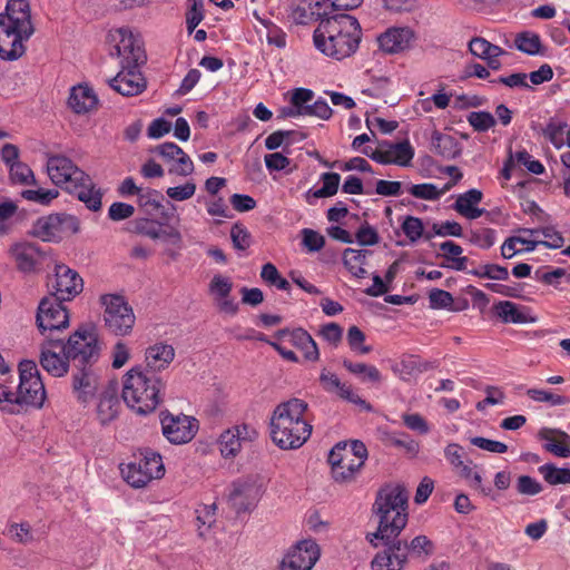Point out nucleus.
<instances>
[{
    "label": "nucleus",
    "mask_w": 570,
    "mask_h": 570,
    "mask_svg": "<svg viewBox=\"0 0 570 570\" xmlns=\"http://www.w3.org/2000/svg\"><path fill=\"white\" fill-rule=\"evenodd\" d=\"M191 2L189 10L186 13V26L188 32H193L195 28L203 21L204 19V6L202 1L197 0H188Z\"/></svg>",
    "instance_id": "69168bd1"
},
{
    "label": "nucleus",
    "mask_w": 570,
    "mask_h": 570,
    "mask_svg": "<svg viewBox=\"0 0 570 570\" xmlns=\"http://www.w3.org/2000/svg\"><path fill=\"white\" fill-rule=\"evenodd\" d=\"M415 36L411 28L394 27L387 29L379 38L380 48L386 53H397L409 49Z\"/></svg>",
    "instance_id": "a878e982"
},
{
    "label": "nucleus",
    "mask_w": 570,
    "mask_h": 570,
    "mask_svg": "<svg viewBox=\"0 0 570 570\" xmlns=\"http://www.w3.org/2000/svg\"><path fill=\"white\" fill-rule=\"evenodd\" d=\"M119 400L115 395H102L97 405V416L101 424L111 422L118 414Z\"/></svg>",
    "instance_id": "49530a36"
},
{
    "label": "nucleus",
    "mask_w": 570,
    "mask_h": 570,
    "mask_svg": "<svg viewBox=\"0 0 570 570\" xmlns=\"http://www.w3.org/2000/svg\"><path fill=\"white\" fill-rule=\"evenodd\" d=\"M165 473L161 455L153 450H144L139 458L121 468V474L132 488L146 487L151 480L159 479Z\"/></svg>",
    "instance_id": "9d476101"
},
{
    "label": "nucleus",
    "mask_w": 570,
    "mask_h": 570,
    "mask_svg": "<svg viewBox=\"0 0 570 570\" xmlns=\"http://www.w3.org/2000/svg\"><path fill=\"white\" fill-rule=\"evenodd\" d=\"M368 253L370 252L365 249L354 248H346L343 252V263L353 276L357 278H363L365 276L366 271L363 266Z\"/></svg>",
    "instance_id": "ea45409f"
},
{
    "label": "nucleus",
    "mask_w": 570,
    "mask_h": 570,
    "mask_svg": "<svg viewBox=\"0 0 570 570\" xmlns=\"http://www.w3.org/2000/svg\"><path fill=\"white\" fill-rule=\"evenodd\" d=\"M63 345L75 366L95 365L100 358L101 342L92 326H80Z\"/></svg>",
    "instance_id": "6e6552de"
},
{
    "label": "nucleus",
    "mask_w": 570,
    "mask_h": 570,
    "mask_svg": "<svg viewBox=\"0 0 570 570\" xmlns=\"http://www.w3.org/2000/svg\"><path fill=\"white\" fill-rule=\"evenodd\" d=\"M432 149L444 159H454L462 151L459 141L454 137L439 131H434L432 135Z\"/></svg>",
    "instance_id": "58836bf2"
},
{
    "label": "nucleus",
    "mask_w": 570,
    "mask_h": 570,
    "mask_svg": "<svg viewBox=\"0 0 570 570\" xmlns=\"http://www.w3.org/2000/svg\"><path fill=\"white\" fill-rule=\"evenodd\" d=\"M524 234L533 237L532 239L523 238L520 236H511L504 240L501 246V255L503 258L510 259L514 257L517 254L522 253V249L517 248V244H525V252H532L537 248L538 245H543L548 248H561L564 244V238L552 227L544 228H523L521 230Z\"/></svg>",
    "instance_id": "9b49d317"
},
{
    "label": "nucleus",
    "mask_w": 570,
    "mask_h": 570,
    "mask_svg": "<svg viewBox=\"0 0 570 570\" xmlns=\"http://www.w3.org/2000/svg\"><path fill=\"white\" fill-rule=\"evenodd\" d=\"M51 298L60 302L70 301L82 291V278L63 264L55 266V275L48 283Z\"/></svg>",
    "instance_id": "2eb2a0df"
},
{
    "label": "nucleus",
    "mask_w": 570,
    "mask_h": 570,
    "mask_svg": "<svg viewBox=\"0 0 570 570\" xmlns=\"http://www.w3.org/2000/svg\"><path fill=\"white\" fill-rule=\"evenodd\" d=\"M46 169L52 184L66 191L67 187L81 181V178L85 177V171L63 155L48 154Z\"/></svg>",
    "instance_id": "dca6fc26"
},
{
    "label": "nucleus",
    "mask_w": 570,
    "mask_h": 570,
    "mask_svg": "<svg viewBox=\"0 0 570 570\" xmlns=\"http://www.w3.org/2000/svg\"><path fill=\"white\" fill-rule=\"evenodd\" d=\"M175 358V348L167 343H156L145 351L144 371L148 373H158L169 366Z\"/></svg>",
    "instance_id": "bb28decb"
},
{
    "label": "nucleus",
    "mask_w": 570,
    "mask_h": 570,
    "mask_svg": "<svg viewBox=\"0 0 570 570\" xmlns=\"http://www.w3.org/2000/svg\"><path fill=\"white\" fill-rule=\"evenodd\" d=\"M18 371V383L4 373L0 376V410L14 414L28 407H42L46 389L36 362L23 360Z\"/></svg>",
    "instance_id": "f03ea898"
},
{
    "label": "nucleus",
    "mask_w": 570,
    "mask_h": 570,
    "mask_svg": "<svg viewBox=\"0 0 570 570\" xmlns=\"http://www.w3.org/2000/svg\"><path fill=\"white\" fill-rule=\"evenodd\" d=\"M385 550L379 552L371 562L373 570H402L407 561L409 547L400 537L380 539Z\"/></svg>",
    "instance_id": "a211bd4d"
},
{
    "label": "nucleus",
    "mask_w": 570,
    "mask_h": 570,
    "mask_svg": "<svg viewBox=\"0 0 570 570\" xmlns=\"http://www.w3.org/2000/svg\"><path fill=\"white\" fill-rule=\"evenodd\" d=\"M232 291L233 282L229 277L222 274L213 276L208 286V292L218 309L227 315H235L238 311V304L230 296Z\"/></svg>",
    "instance_id": "b1692460"
},
{
    "label": "nucleus",
    "mask_w": 570,
    "mask_h": 570,
    "mask_svg": "<svg viewBox=\"0 0 570 570\" xmlns=\"http://www.w3.org/2000/svg\"><path fill=\"white\" fill-rule=\"evenodd\" d=\"M219 451L224 458H235L242 449L239 439L228 429L224 431L218 440Z\"/></svg>",
    "instance_id": "3c124183"
},
{
    "label": "nucleus",
    "mask_w": 570,
    "mask_h": 570,
    "mask_svg": "<svg viewBox=\"0 0 570 570\" xmlns=\"http://www.w3.org/2000/svg\"><path fill=\"white\" fill-rule=\"evenodd\" d=\"M362 154L379 164H395L399 166H409L414 157V149L407 140L396 144L381 145L380 148L368 151L367 148L362 149Z\"/></svg>",
    "instance_id": "aec40b11"
},
{
    "label": "nucleus",
    "mask_w": 570,
    "mask_h": 570,
    "mask_svg": "<svg viewBox=\"0 0 570 570\" xmlns=\"http://www.w3.org/2000/svg\"><path fill=\"white\" fill-rule=\"evenodd\" d=\"M455 469L459 470V474L462 478L469 481L471 488L480 491L483 495H490L492 491L491 488L482 485L481 474L479 472H474L469 464L463 462L461 466Z\"/></svg>",
    "instance_id": "13d9d810"
},
{
    "label": "nucleus",
    "mask_w": 570,
    "mask_h": 570,
    "mask_svg": "<svg viewBox=\"0 0 570 570\" xmlns=\"http://www.w3.org/2000/svg\"><path fill=\"white\" fill-rule=\"evenodd\" d=\"M538 438L544 442L543 448L548 452L558 458H570V435L566 432L552 428H542L538 432Z\"/></svg>",
    "instance_id": "c85d7f7f"
},
{
    "label": "nucleus",
    "mask_w": 570,
    "mask_h": 570,
    "mask_svg": "<svg viewBox=\"0 0 570 570\" xmlns=\"http://www.w3.org/2000/svg\"><path fill=\"white\" fill-rule=\"evenodd\" d=\"M342 364L351 374L358 376L362 382L380 383L382 381V374L374 365L355 363L350 360H343Z\"/></svg>",
    "instance_id": "a19ab883"
},
{
    "label": "nucleus",
    "mask_w": 570,
    "mask_h": 570,
    "mask_svg": "<svg viewBox=\"0 0 570 570\" xmlns=\"http://www.w3.org/2000/svg\"><path fill=\"white\" fill-rule=\"evenodd\" d=\"M362 40L358 20L347 13H324L313 32V45L326 58L342 61L356 53Z\"/></svg>",
    "instance_id": "f257e3e1"
},
{
    "label": "nucleus",
    "mask_w": 570,
    "mask_h": 570,
    "mask_svg": "<svg viewBox=\"0 0 570 570\" xmlns=\"http://www.w3.org/2000/svg\"><path fill=\"white\" fill-rule=\"evenodd\" d=\"M256 488L248 483L235 482L228 494V501L237 513L249 510L256 500Z\"/></svg>",
    "instance_id": "f704fd0d"
},
{
    "label": "nucleus",
    "mask_w": 570,
    "mask_h": 570,
    "mask_svg": "<svg viewBox=\"0 0 570 570\" xmlns=\"http://www.w3.org/2000/svg\"><path fill=\"white\" fill-rule=\"evenodd\" d=\"M70 357L66 354L63 340L47 336L40 345L39 363L53 377H62L69 372Z\"/></svg>",
    "instance_id": "4468645a"
},
{
    "label": "nucleus",
    "mask_w": 570,
    "mask_h": 570,
    "mask_svg": "<svg viewBox=\"0 0 570 570\" xmlns=\"http://www.w3.org/2000/svg\"><path fill=\"white\" fill-rule=\"evenodd\" d=\"M36 321L45 338L47 336L59 337L58 333L69 326V315L62 306V302L51 297L41 299Z\"/></svg>",
    "instance_id": "f8f14e48"
},
{
    "label": "nucleus",
    "mask_w": 570,
    "mask_h": 570,
    "mask_svg": "<svg viewBox=\"0 0 570 570\" xmlns=\"http://www.w3.org/2000/svg\"><path fill=\"white\" fill-rule=\"evenodd\" d=\"M291 18L297 24H307L311 21L324 18V13L314 11L312 3H306L301 0L298 3L292 6Z\"/></svg>",
    "instance_id": "c03bdc74"
},
{
    "label": "nucleus",
    "mask_w": 570,
    "mask_h": 570,
    "mask_svg": "<svg viewBox=\"0 0 570 570\" xmlns=\"http://www.w3.org/2000/svg\"><path fill=\"white\" fill-rule=\"evenodd\" d=\"M9 535L19 543H29L33 540L32 530L29 523H13L8 528Z\"/></svg>",
    "instance_id": "338daca9"
},
{
    "label": "nucleus",
    "mask_w": 570,
    "mask_h": 570,
    "mask_svg": "<svg viewBox=\"0 0 570 570\" xmlns=\"http://www.w3.org/2000/svg\"><path fill=\"white\" fill-rule=\"evenodd\" d=\"M164 436L173 444H185L195 436L198 424L194 417L187 415H173L169 412L160 414Z\"/></svg>",
    "instance_id": "f3484780"
},
{
    "label": "nucleus",
    "mask_w": 570,
    "mask_h": 570,
    "mask_svg": "<svg viewBox=\"0 0 570 570\" xmlns=\"http://www.w3.org/2000/svg\"><path fill=\"white\" fill-rule=\"evenodd\" d=\"M527 395L535 402L548 403L552 406H561L570 403L567 396L554 394L548 390L529 389Z\"/></svg>",
    "instance_id": "864d4df0"
},
{
    "label": "nucleus",
    "mask_w": 570,
    "mask_h": 570,
    "mask_svg": "<svg viewBox=\"0 0 570 570\" xmlns=\"http://www.w3.org/2000/svg\"><path fill=\"white\" fill-rule=\"evenodd\" d=\"M543 479L551 485L570 484V469L557 468L553 464H543L539 468Z\"/></svg>",
    "instance_id": "09e8293b"
},
{
    "label": "nucleus",
    "mask_w": 570,
    "mask_h": 570,
    "mask_svg": "<svg viewBox=\"0 0 570 570\" xmlns=\"http://www.w3.org/2000/svg\"><path fill=\"white\" fill-rule=\"evenodd\" d=\"M346 340L351 350L357 354H367L372 351L371 346L364 344L365 334L355 325L348 328Z\"/></svg>",
    "instance_id": "680f3d73"
},
{
    "label": "nucleus",
    "mask_w": 570,
    "mask_h": 570,
    "mask_svg": "<svg viewBox=\"0 0 570 570\" xmlns=\"http://www.w3.org/2000/svg\"><path fill=\"white\" fill-rule=\"evenodd\" d=\"M440 249L443 252L444 258L451 261L450 267L455 271H466L468 257L461 256L463 248L452 240H446L440 244Z\"/></svg>",
    "instance_id": "79ce46f5"
},
{
    "label": "nucleus",
    "mask_w": 570,
    "mask_h": 570,
    "mask_svg": "<svg viewBox=\"0 0 570 570\" xmlns=\"http://www.w3.org/2000/svg\"><path fill=\"white\" fill-rule=\"evenodd\" d=\"M109 86L122 96H136L146 88V81L142 75L137 71V67L122 68L116 77L109 80Z\"/></svg>",
    "instance_id": "393cba45"
},
{
    "label": "nucleus",
    "mask_w": 570,
    "mask_h": 570,
    "mask_svg": "<svg viewBox=\"0 0 570 570\" xmlns=\"http://www.w3.org/2000/svg\"><path fill=\"white\" fill-rule=\"evenodd\" d=\"M33 235L43 242L59 240L62 235L59 214L39 218L33 226Z\"/></svg>",
    "instance_id": "4c0bfd02"
},
{
    "label": "nucleus",
    "mask_w": 570,
    "mask_h": 570,
    "mask_svg": "<svg viewBox=\"0 0 570 570\" xmlns=\"http://www.w3.org/2000/svg\"><path fill=\"white\" fill-rule=\"evenodd\" d=\"M134 230L137 234L144 235L154 240L158 239L174 246H179L183 240L181 234L176 226L160 223L155 219H136L134 223Z\"/></svg>",
    "instance_id": "4be33fe9"
},
{
    "label": "nucleus",
    "mask_w": 570,
    "mask_h": 570,
    "mask_svg": "<svg viewBox=\"0 0 570 570\" xmlns=\"http://www.w3.org/2000/svg\"><path fill=\"white\" fill-rule=\"evenodd\" d=\"M409 494L400 484L382 487L372 505V512L379 518L375 532L368 533L366 539L373 547H377L375 539L400 537L409 521Z\"/></svg>",
    "instance_id": "7ed1b4c3"
},
{
    "label": "nucleus",
    "mask_w": 570,
    "mask_h": 570,
    "mask_svg": "<svg viewBox=\"0 0 570 570\" xmlns=\"http://www.w3.org/2000/svg\"><path fill=\"white\" fill-rule=\"evenodd\" d=\"M279 336H288L289 342L303 352L305 360L316 362L320 358L317 344L312 336L303 328L293 331H279Z\"/></svg>",
    "instance_id": "2f4dec72"
},
{
    "label": "nucleus",
    "mask_w": 570,
    "mask_h": 570,
    "mask_svg": "<svg viewBox=\"0 0 570 570\" xmlns=\"http://www.w3.org/2000/svg\"><path fill=\"white\" fill-rule=\"evenodd\" d=\"M450 188H452V184H446L442 189H439L435 185L430 183L411 185L409 188V193L415 198L425 199V200H436L443 194H445Z\"/></svg>",
    "instance_id": "de8ad7c7"
},
{
    "label": "nucleus",
    "mask_w": 570,
    "mask_h": 570,
    "mask_svg": "<svg viewBox=\"0 0 570 570\" xmlns=\"http://www.w3.org/2000/svg\"><path fill=\"white\" fill-rule=\"evenodd\" d=\"M165 389L166 382L160 375L136 365L124 375L122 399L136 413L148 414L163 402Z\"/></svg>",
    "instance_id": "423d86ee"
},
{
    "label": "nucleus",
    "mask_w": 570,
    "mask_h": 570,
    "mask_svg": "<svg viewBox=\"0 0 570 570\" xmlns=\"http://www.w3.org/2000/svg\"><path fill=\"white\" fill-rule=\"evenodd\" d=\"M401 227L411 243H416L422 237L424 230L422 219L415 216L404 217Z\"/></svg>",
    "instance_id": "052dcab7"
},
{
    "label": "nucleus",
    "mask_w": 570,
    "mask_h": 570,
    "mask_svg": "<svg viewBox=\"0 0 570 570\" xmlns=\"http://www.w3.org/2000/svg\"><path fill=\"white\" fill-rule=\"evenodd\" d=\"M366 459L367 449L363 442L353 440L336 443L327 458L333 480L338 484L354 482Z\"/></svg>",
    "instance_id": "0eeeda50"
},
{
    "label": "nucleus",
    "mask_w": 570,
    "mask_h": 570,
    "mask_svg": "<svg viewBox=\"0 0 570 570\" xmlns=\"http://www.w3.org/2000/svg\"><path fill=\"white\" fill-rule=\"evenodd\" d=\"M517 491L523 495H535L542 491V485L529 475H520L515 484Z\"/></svg>",
    "instance_id": "774afa93"
},
{
    "label": "nucleus",
    "mask_w": 570,
    "mask_h": 570,
    "mask_svg": "<svg viewBox=\"0 0 570 570\" xmlns=\"http://www.w3.org/2000/svg\"><path fill=\"white\" fill-rule=\"evenodd\" d=\"M131 357V348L124 341H117L111 350V366L121 368Z\"/></svg>",
    "instance_id": "e2e57ef3"
},
{
    "label": "nucleus",
    "mask_w": 570,
    "mask_h": 570,
    "mask_svg": "<svg viewBox=\"0 0 570 570\" xmlns=\"http://www.w3.org/2000/svg\"><path fill=\"white\" fill-rule=\"evenodd\" d=\"M468 122L475 131L483 132L495 125V118L489 111H472L468 115Z\"/></svg>",
    "instance_id": "6e6d98bb"
},
{
    "label": "nucleus",
    "mask_w": 570,
    "mask_h": 570,
    "mask_svg": "<svg viewBox=\"0 0 570 570\" xmlns=\"http://www.w3.org/2000/svg\"><path fill=\"white\" fill-rule=\"evenodd\" d=\"M469 50L470 52L482 59L485 60L493 53L497 55H505L507 52L499 46L491 43L487 39L482 37H474L469 42Z\"/></svg>",
    "instance_id": "a18cd8bd"
},
{
    "label": "nucleus",
    "mask_w": 570,
    "mask_h": 570,
    "mask_svg": "<svg viewBox=\"0 0 570 570\" xmlns=\"http://www.w3.org/2000/svg\"><path fill=\"white\" fill-rule=\"evenodd\" d=\"M11 255L18 268L31 272L45 258L46 252L36 243H20L11 247Z\"/></svg>",
    "instance_id": "cd10ccee"
},
{
    "label": "nucleus",
    "mask_w": 570,
    "mask_h": 570,
    "mask_svg": "<svg viewBox=\"0 0 570 570\" xmlns=\"http://www.w3.org/2000/svg\"><path fill=\"white\" fill-rule=\"evenodd\" d=\"M493 309L503 323L527 324L535 322V317L527 313V307L519 306L510 301L497 303Z\"/></svg>",
    "instance_id": "473e14b6"
},
{
    "label": "nucleus",
    "mask_w": 570,
    "mask_h": 570,
    "mask_svg": "<svg viewBox=\"0 0 570 570\" xmlns=\"http://www.w3.org/2000/svg\"><path fill=\"white\" fill-rule=\"evenodd\" d=\"M483 194L481 190L472 188L468 191L460 194L456 197L453 208L456 213L468 219H476L484 214L483 208H479L478 204L482 200Z\"/></svg>",
    "instance_id": "7c9ffc66"
},
{
    "label": "nucleus",
    "mask_w": 570,
    "mask_h": 570,
    "mask_svg": "<svg viewBox=\"0 0 570 570\" xmlns=\"http://www.w3.org/2000/svg\"><path fill=\"white\" fill-rule=\"evenodd\" d=\"M109 41L114 45L111 56L121 58V68L138 67L146 60V55L138 39L130 30L120 28L109 33Z\"/></svg>",
    "instance_id": "ddd939ff"
},
{
    "label": "nucleus",
    "mask_w": 570,
    "mask_h": 570,
    "mask_svg": "<svg viewBox=\"0 0 570 570\" xmlns=\"http://www.w3.org/2000/svg\"><path fill=\"white\" fill-rule=\"evenodd\" d=\"M323 186L313 191L315 198H326L334 196L340 186L341 176L337 173H324L321 175Z\"/></svg>",
    "instance_id": "603ef678"
},
{
    "label": "nucleus",
    "mask_w": 570,
    "mask_h": 570,
    "mask_svg": "<svg viewBox=\"0 0 570 570\" xmlns=\"http://www.w3.org/2000/svg\"><path fill=\"white\" fill-rule=\"evenodd\" d=\"M434 366V362L423 361L411 355L404 357L399 364H395L392 370L402 381H410L412 377L417 376Z\"/></svg>",
    "instance_id": "c9c22d12"
},
{
    "label": "nucleus",
    "mask_w": 570,
    "mask_h": 570,
    "mask_svg": "<svg viewBox=\"0 0 570 570\" xmlns=\"http://www.w3.org/2000/svg\"><path fill=\"white\" fill-rule=\"evenodd\" d=\"M320 384L326 393L334 394L337 397L358 405L367 411L371 410V405L354 391L351 384L341 381L334 372L326 367H323L320 373Z\"/></svg>",
    "instance_id": "412c9836"
},
{
    "label": "nucleus",
    "mask_w": 570,
    "mask_h": 570,
    "mask_svg": "<svg viewBox=\"0 0 570 570\" xmlns=\"http://www.w3.org/2000/svg\"><path fill=\"white\" fill-rule=\"evenodd\" d=\"M307 403L291 399L276 406L271 417L273 442L284 450L301 448L311 436L312 425L304 417Z\"/></svg>",
    "instance_id": "20e7f679"
},
{
    "label": "nucleus",
    "mask_w": 570,
    "mask_h": 570,
    "mask_svg": "<svg viewBox=\"0 0 570 570\" xmlns=\"http://www.w3.org/2000/svg\"><path fill=\"white\" fill-rule=\"evenodd\" d=\"M67 193L75 195L90 210L97 212L101 208L102 194L100 189L96 188L92 179L86 173L81 181L67 187Z\"/></svg>",
    "instance_id": "c756f323"
},
{
    "label": "nucleus",
    "mask_w": 570,
    "mask_h": 570,
    "mask_svg": "<svg viewBox=\"0 0 570 570\" xmlns=\"http://www.w3.org/2000/svg\"><path fill=\"white\" fill-rule=\"evenodd\" d=\"M68 105L76 114H86L97 107L98 98L90 87L78 85L72 87Z\"/></svg>",
    "instance_id": "72a5a7b5"
},
{
    "label": "nucleus",
    "mask_w": 570,
    "mask_h": 570,
    "mask_svg": "<svg viewBox=\"0 0 570 570\" xmlns=\"http://www.w3.org/2000/svg\"><path fill=\"white\" fill-rule=\"evenodd\" d=\"M497 239V233L492 228H480L472 230L469 236V240L471 244L488 249L492 247Z\"/></svg>",
    "instance_id": "bf43d9fd"
},
{
    "label": "nucleus",
    "mask_w": 570,
    "mask_h": 570,
    "mask_svg": "<svg viewBox=\"0 0 570 570\" xmlns=\"http://www.w3.org/2000/svg\"><path fill=\"white\" fill-rule=\"evenodd\" d=\"M100 303L104 307V324L108 332L116 336L130 335L136 316L126 298L117 294H105L100 296Z\"/></svg>",
    "instance_id": "1a4fd4ad"
},
{
    "label": "nucleus",
    "mask_w": 570,
    "mask_h": 570,
    "mask_svg": "<svg viewBox=\"0 0 570 570\" xmlns=\"http://www.w3.org/2000/svg\"><path fill=\"white\" fill-rule=\"evenodd\" d=\"M9 179L14 185L36 186L37 180L32 169L24 163L12 164L9 168Z\"/></svg>",
    "instance_id": "37998d69"
},
{
    "label": "nucleus",
    "mask_w": 570,
    "mask_h": 570,
    "mask_svg": "<svg viewBox=\"0 0 570 570\" xmlns=\"http://www.w3.org/2000/svg\"><path fill=\"white\" fill-rule=\"evenodd\" d=\"M59 196L57 189H24L21 191V197L28 202L36 203L42 206H48L53 199Z\"/></svg>",
    "instance_id": "5fc2aeb1"
},
{
    "label": "nucleus",
    "mask_w": 570,
    "mask_h": 570,
    "mask_svg": "<svg viewBox=\"0 0 570 570\" xmlns=\"http://www.w3.org/2000/svg\"><path fill=\"white\" fill-rule=\"evenodd\" d=\"M230 238L234 248L237 250H246L252 245V235L249 230L239 223L232 226Z\"/></svg>",
    "instance_id": "4d7b16f0"
},
{
    "label": "nucleus",
    "mask_w": 570,
    "mask_h": 570,
    "mask_svg": "<svg viewBox=\"0 0 570 570\" xmlns=\"http://www.w3.org/2000/svg\"><path fill=\"white\" fill-rule=\"evenodd\" d=\"M99 384V375L94 365L75 366L71 376V387L77 401L81 403L91 401L98 391Z\"/></svg>",
    "instance_id": "5701e85b"
},
{
    "label": "nucleus",
    "mask_w": 570,
    "mask_h": 570,
    "mask_svg": "<svg viewBox=\"0 0 570 570\" xmlns=\"http://www.w3.org/2000/svg\"><path fill=\"white\" fill-rule=\"evenodd\" d=\"M318 558V546L312 540H303L286 552L279 570H311Z\"/></svg>",
    "instance_id": "6ab92c4d"
},
{
    "label": "nucleus",
    "mask_w": 570,
    "mask_h": 570,
    "mask_svg": "<svg viewBox=\"0 0 570 570\" xmlns=\"http://www.w3.org/2000/svg\"><path fill=\"white\" fill-rule=\"evenodd\" d=\"M514 46L518 50L530 55L535 56L540 53L541 49V39L540 37L530 31L519 33L514 39Z\"/></svg>",
    "instance_id": "8fccbe9b"
},
{
    "label": "nucleus",
    "mask_w": 570,
    "mask_h": 570,
    "mask_svg": "<svg viewBox=\"0 0 570 570\" xmlns=\"http://www.w3.org/2000/svg\"><path fill=\"white\" fill-rule=\"evenodd\" d=\"M392 445L403 448L409 454L415 456L420 451V444L405 433H394L390 438Z\"/></svg>",
    "instance_id": "0e129e2a"
},
{
    "label": "nucleus",
    "mask_w": 570,
    "mask_h": 570,
    "mask_svg": "<svg viewBox=\"0 0 570 570\" xmlns=\"http://www.w3.org/2000/svg\"><path fill=\"white\" fill-rule=\"evenodd\" d=\"M314 98V91L307 88H296L291 97V105L283 108V116L296 118L306 116Z\"/></svg>",
    "instance_id": "e433bc0d"
},
{
    "label": "nucleus",
    "mask_w": 570,
    "mask_h": 570,
    "mask_svg": "<svg viewBox=\"0 0 570 570\" xmlns=\"http://www.w3.org/2000/svg\"><path fill=\"white\" fill-rule=\"evenodd\" d=\"M30 6L27 0H9L0 14V58L13 61L26 51L24 41L33 35Z\"/></svg>",
    "instance_id": "39448f33"
}]
</instances>
